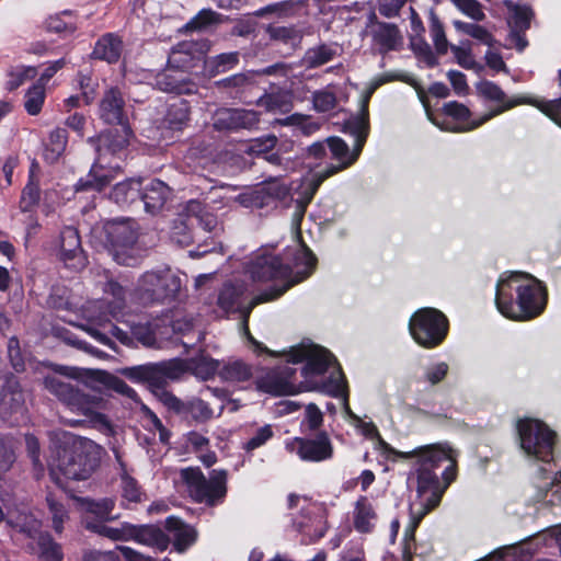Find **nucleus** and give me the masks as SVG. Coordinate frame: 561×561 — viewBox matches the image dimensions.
I'll return each mask as SVG.
<instances>
[{
	"label": "nucleus",
	"mask_w": 561,
	"mask_h": 561,
	"mask_svg": "<svg viewBox=\"0 0 561 561\" xmlns=\"http://www.w3.org/2000/svg\"><path fill=\"white\" fill-rule=\"evenodd\" d=\"M286 449L297 454L304 461L320 462L333 455V447L327 433H320L314 438L296 437L286 442Z\"/></svg>",
	"instance_id": "obj_20"
},
{
	"label": "nucleus",
	"mask_w": 561,
	"mask_h": 561,
	"mask_svg": "<svg viewBox=\"0 0 561 561\" xmlns=\"http://www.w3.org/2000/svg\"><path fill=\"white\" fill-rule=\"evenodd\" d=\"M204 57L198 45L193 42L178 44L169 56V65L186 73L201 65L204 66Z\"/></svg>",
	"instance_id": "obj_24"
},
{
	"label": "nucleus",
	"mask_w": 561,
	"mask_h": 561,
	"mask_svg": "<svg viewBox=\"0 0 561 561\" xmlns=\"http://www.w3.org/2000/svg\"><path fill=\"white\" fill-rule=\"evenodd\" d=\"M46 500L53 515V527L57 533H61L64 522L68 518L67 511L54 495L49 494Z\"/></svg>",
	"instance_id": "obj_55"
},
{
	"label": "nucleus",
	"mask_w": 561,
	"mask_h": 561,
	"mask_svg": "<svg viewBox=\"0 0 561 561\" xmlns=\"http://www.w3.org/2000/svg\"><path fill=\"white\" fill-rule=\"evenodd\" d=\"M46 27L49 32L55 33H72L76 28L73 18L67 11L49 16L46 21Z\"/></svg>",
	"instance_id": "obj_50"
},
{
	"label": "nucleus",
	"mask_w": 561,
	"mask_h": 561,
	"mask_svg": "<svg viewBox=\"0 0 561 561\" xmlns=\"http://www.w3.org/2000/svg\"><path fill=\"white\" fill-rule=\"evenodd\" d=\"M187 371V359L173 358L135 367L130 370V376L148 382L152 390H163L169 381L181 379Z\"/></svg>",
	"instance_id": "obj_16"
},
{
	"label": "nucleus",
	"mask_w": 561,
	"mask_h": 561,
	"mask_svg": "<svg viewBox=\"0 0 561 561\" xmlns=\"http://www.w3.org/2000/svg\"><path fill=\"white\" fill-rule=\"evenodd\" d=\"M188 411L191 415L199 422H206L214 415L209 404L199 398H194L188 402Z\"/></svg>",
	"instance_id": "obj_59"
},
{
	"label": "nucleus",
	"mask_w": 561,
	"mask_h": 561,
	"mask_svg": "<svg viewBox=\"0 0 561 561\" xmlns=\"http://www.w3.org/2000/svg\"><path fill=\"white\" fill-rule=\"evenodd\" d=\"M46 88L42 83H34L25 93L24 107L30 115H37L45 101Z\"/></svg>",
	"instance_id": "obj_48"
},
{
	"label": "nucleus",
	"mask_w": 561,
	"mask_h": 561,
	"mask_svg": "<svg viewBox=\"0 0 561 561\" xmlns=\"http://www.w3.org/2000/svg\"><path fill=\"white\" fill-rule=\"evenodd\" d=\"M104 294L106 296H112L113 300L110 301L106 299V301H101L100 308H103L106 304L107 312L113 319H118V314L122 312L124 306H125V290L124 288L114 280L106 282L104 286Z\"/></svg>",
	"instance_id": "obj_39"
},
{
	"label": "nucleus",
	"mask_w": 561,
	"mask_h": 561,
	"mask_svg": "<svg viewBox=\"0 0 561 561\" xmlns=\"http://www.w3.org/2000/svg\"><path fill=\"white\" fill-rule=\"evenodd\" d=\"M393 80H403L401 75L397 73H385L380 77L375 78L368 89L366 90L362 102H360V113L357 116L351 117L346 122V129L352 134L355 138V148L353 152H350L348 146L344 140L339 137H330L327 139L328 147L331 152L332 159L336 160V164H331L324 169L318 170L313 173L305 176L297 188V197L294 199L295 202V213H294V222L299 225L305 211L312 201L316 192L318 191L321 183L328 179L329 176L348 168L353 164L366 141L368 135V103L374 94V92L381 87L382 84L393 81Z\"/></svg>",
	"instance_id": "obj_4"
},
{
	"label": "nucleus",
	"mask_w": 561,
	"mask_h": 561,
	"mask_svg": "<svg viewBox=\"0 0 561 561\" xmlns=\"http://www.w3.org/2000/svg\"><path fill=\"white\" fill-rule=\"evenodd\" d=\"M187 218V213L184 211L178 219L174 220L171 239L181 247L190 245L194 241L193 229Z\"/></svg>",
	"instance_id": "obj_44"
},
{
	"label": "nucleus",
	"mask_w": 561,
	"mask_h": 561,
	"mask_svg": "<svg viewBox=\"0 0 561 561\" xmlns=\"http://www.w3.org/2000/svg\"><path fill=\"white\" fill-rule=\"evenodd\" d=\"M322 412L314 403H309L306 407L305 419L301 422V426L308 431H316L322 425Z\"/></svg>",
	"instance_id": "obj_60"
},
{
	"label": "nucleus",
	"mask_w": 561,
	"mask_h": 561,
	"mask_svg": "<svg viewBox=\"0 0 561 561\" xmlns=\"http://www.w3.org/2000/svg\"><path fill=\"white\" fill-rule=\"evenodd\" d=\"M288 193V185L279 178H274L239 194L236 202L247 208H265L275 206Z\"/></svg>",
	"instance_id": "obj_18"
},
{
	"label": "nucleus",
	"mask_w": 561,
	"mask_h": 561,
	"mask_svg": "<svg viewBox=\"0 0 561 561\" xmlns=\"http://www.w3.org/2000/svg\"><path fill=\"white\" fill-rule=\"evenodd\" d=\"M80 510L84 513L82 518L85 525V519L92 522L105 523L110 519L112 511L114 508V502L110 499H103L100 501H92L90 499H77Z\"/></svg>",
	"instance_id": "obj_29"
},
{
	"label": "nucleus",
	"mask_w": 561,
	"mask_h": 561,
	"mask_svg": "<svg viewBox=\"0 0 561 561\" xmlns=\"http://www.w3.org/2000/svg\"><path fill=\"white\" fill-rule=\"evenodd\" d=\"M336 105L335 94L329 90H320L313 93V106L318 112L332 111Z\"/></svg>",
	"instance_id": "obj_58"
},
{
	"label": "nucleus",
	"mask_w": 561,
	"mask_h": 561,
	"mask_svg": "<svg viewBox=\"0 0 561 561\" xmlns=\"http://www.w3.org/2000/svg\"><path fill=\"white\" fill-rule=\"evenodd\" d=\"M430 33L437 53L445 54L448 48V42L445 36L443 24L435 14H431L430 18Z\"/></svg>",
	"instance_id": "obj_52"
},
{
	"label": "nucleus",
	"mask_w": 561,
	"mask_h": 561,
	"mask_svg": "<svg viewBox=\"0 0 561 561\" xmlns=\"http://www.w3.org/2000/svg\"><path fill=\"white\" fill-rule=\"evenodd\" d=\"M165 528L170 533L173 547L178 552H184L197 539L196 530L174 516L167 518Z\"/></svg>",
	"instance_id": "obj_27"
},
{
	"label": "nucleus",
	"mask_w": 561,
	"mask_h": 561,
	"mask_svg": "<svg viewBox=\"0 0 561 561\" xmlns=\"http://www.w3.org/2000/svg\"><path fill=\"white\" fill-rule=\"evenodd\" d=\"M135 525L122 523L118 526H108L105 523L85 519V528L114 541H129L133 539Z\"/></svg>",
	"instance_id": "obj_30"
},
{
	"label": "nucleus",
	"mask_w": 561,
	"mask_h": 561,
	"mask_svg": "<svg viewBox=\"0 0 561 561\" xmlns=\"http://www.w3.org/2000/svg\"><path fill=\"white\" fill-rule=\"evenodd\" d=\"M146 78H152L150 83L163 92L192 94L196 91V85L190 79L188 75L173 66H170L169 64L162 71H159L156 75L150 72Z\"/></svg>",
	"instance_id": "obj_21"
},
{
	"label": "nucleus",
	"mask_w": 561,
	"mask_h": 561,
	"mask_svg": "<svg viewBox=\"0 0 561 561\" xmlns=\"http://www.w3.org/2000/svg\"><path fill=\"white\" fill-rule=\"evenodd\" d=\"M516 428L519 447L529 460L553 461L557 434L548 425L539 420L523 419Z\"/></svg>",
	"instance_id": "obj_9"
},
{
	"label": "nucleus",
	"mask_w": 561,
	"mask_h": 561,
	"mask_svg": "<svg viewBox=\"0 0 561 561\" xmlns=\"http://www.w3.org/2000/svg\"><path fill=\"white\" fill-rule=\"evenodd\" d=\"M181 476L191 497L197 503L215 505L226 496L227 472L225 470H213L207 479L199 469L186 468L182 470Z\"/></svg>",
	"instance_id": "obj_10"
},
{
	"label": "nucleus",
	"mask_w": 561,
	"mask_h": 561,
	"mask_svg": "<svg viewBox=\"0 0 561 561\" xmlns=\"http://www.w3.org/2000/svg\"><path fill=\"white\" fill-rule=\"evenodd\" d=\"M123 50L122 39L112 34L103 35L95 44L93 56L108 64L117 62Z\"/></svg>",
	"instance_id": "obj_32"
},
{
	"label": "nucleus",
	"mask_w": 561,
	"mask_h": 561,
	"mask_svg": "<svg viewBox=\"0 0 561 561\" xmlns=\"http://www.w3.org/2000/svg\"><path fill=\"white\" fill-rule=\"evenodd\" d=\"M122 497L129 504L139 503L142 500L144 492L137 480L128 471L119 473Z\"/></svg>",
	"instance_id": "obj_46"
},
{
	"label": "nucleus",
	"mask_w": 561,
	"mask_h": 561,
	"mask_svg": "<svg viewBox=\"0 0 561 561\" xmlns=\"http://www.w3.org/2000/svg\"><path fill=\"white\" fill-rule=\"evenodd\" d=\"M125 102L116 88L108 89L100 103V116L107 124H117L121 128H113L101 133L89 141L95 147L96 161L89 174L76 184V191H102L115 179L121 170L119 163H113L110 157L122 159L129 142L131 129L125 123Z\"/></svg>",
	"instance_id": "obj_5"
},
{
	"label": "nucleus",
	"mask_w": 561,
	"mask_h": 561,
	"mask_svg": "<svg viewBox=\"0 0 561 561\" xmlns=\"http://www.w3.org/2000/svg\"><path fill=\"white\" fill-rule=\"evenodd\" d=\"M190 107L186 101L171 103L164 116V124L173 130H181L188 122Z\"/></svg>",
	"instance_id": "obj_42"
},
{
	"label": "nucleus",
	"mask_w": 561,
	"mask_h": 561,
	"mask_svg": "<svg viewBox=\"0 0 561 561\" xmlns=\"http://www.w3.org/2000/svg\"><path fill=\"white\" fill-rule=\"evenodd\" d=\"M43 385L67 410L82 417L70 422L71 426L85 423L106 435L113 434V426L104 413L108 390L131 399L136 397L135 390L124 380L104 370H87L77 383L57 375H48L44 377Z\"/></svg>",
	"instance_id": "obj_3"
},
{
	"label": "nucleus",
	"mask_w": 561,
	"mask_h": 561,
	"mask_svg": "<svg viewBox=\"0 0 561 561\" xmlns=\"http://www.w3.org/2000/svg\"><path fill=\"white\" fill-rule=\"evenodd\" d=\"M254 72L237 73L218 82L224 88H244L253 82Z\"/></svg>",
	"instance_id": "obj_64"
},
{
	"label": "nucleus",
	"mask_w": 561,
	"mask_h": 561,
	"mask_svg": "<svg viewBox=\"0 0 561 561\" xmlns=\"http://www.w3.org/2000/svg\"><path fill=\"white\" fill-rule=\"evenodd\" d=\"M316 264L317 257L305 244L299 243L295 249H287L282 257L267 251L259 253L249 263L248 272L254 282H283L280 287L273 286L260 295L265 297L300 283L313 272Z\"/></svg>",
	"instance_id": "obj_6"
},
{
	"label": "nucleus",
	"mask_w": 561,
	"mask_h": 561,
	"mask_svg": "<svg viewBox=\"0 0 561 561\" xmlns=\"http://www.w3.org/2000/svg\"><path fill=\"white\" fill-rule=\"evenodd\" d=\"M39 199V190L34 183H28L22 192L21 208L23 211L30 210Z\"/></svg>",
	"instance_id": "obj_63"
},
{
	"label": "nucleus",
	"mask_w": 561,
	"mask_h": 561,
	"mask_svg": "<svg viewBox=\"0 0 561 561\" xmlns=\"http://www.w3.org/2000/svg\"><path fill=\"white\" fill-rule=\"evenodd\" d=\"M259 105L268 112L287 113L291 108V101L287 93H268L260 98Z\"/></svg>",
	"instance_id": "obj_45"
},
{
	"label": "nucleus",
	"mask_w": 561,
	"mask_h": 561,
	"mask_svg": "<svg viewBox=\"0 0 561 561\" xmlns=\"http://www.w3.org/2000/svg\"><path fill=\"white\" fill-rule=\"evenodd\" d=\"M411 11H412L411 27L414 33V35L412 36V39H411L412 48L414 49V51L417 55H420L422 58H424V60L426 61V64L430 67H433L436 64V59L431 50V47L421 37H419V35L422 32H424L422 21L415 14L413 9H411Z\"/></svg>",
	"instance_id": "obj_37"
},
{
	"label": "nucleus",
	"mask_w": 561,
	"mask_h": 561,
	"mask_svg": "<svg viewBox=\"0 0 561 561\" xmlns=\"http://www.w3.org/2000/svg\"><path fill=\"white\" fill-rule=\"evenodd\" d=\"M24 403V397L22 391L19 389V385L15 380H9L5 388L3 389L2 397L0 399V409L2 412H19L22 411Z\"/></svg>",
	"instance_id": "obj_43"
},
{
	"label": "nucleus",
	"mask_w": 561,
	"mask_h": 561,
	"mask_svg": "<svg viewBox=\"0 0 561 561\" xmlns=\"http://www.w3.org/2000/svg\"><path fill=\"white\" fill-rule=\"evenodd\" d=\"M354 529L359 534H371L378 523V513L367 496H359L352 512Z\"/></svg>",
	"instance_id": "obj_25"
},
{
	"label": "nucleus",
	"mask_w": 561,
	"mask_h": 561,
	"mask_svg": "<svg viewBox=\"0 0 561 561\" xmlns=\"http://www.w3.org/2000/svg\"><path fill=\"white\" fill-rule=\"evenodd\" d=\"M277 144V138L274 135H267L255 139L251 146V152L260 156L264 154V159L270 163L282 165L285 170H294V162L289 159L280 157L278 153H268Z\"/></svg>",
	"instance_id": "obj_31"
},
{
	"label": "nucleus",
	"mask_w": 561,
	"mask_h": 561,
	"mask_svg": "<svg viewBox=\"0 0 561 561\" xmlns=\"http://www.w3.org/2000/svg\"><path fill=\"white\" fill-rule=\"evenodd\" d=\"M181 286V278L169 267L146 272L138 280V289L150 300L174 299Z\"/></svg>",
	"instance_id": "obj_17"
},
{
	"label": "nucleus",
	"mask_w": 561,
	"mask_h": 561,
	"mask_svg": "<svg viewBox=\"0 0 561 561\" xmlns=\"http://www.w3.org/2000/svg\"><path fill=\"white\" fill-rule=\"evenodd\" d=\"M19 530L24 533L27 537L36 540L39 550V558L43 561H61L62 551L61 547L55 542L47 533L39 531V522L32 518L23 524H18Z\"/></svg>",
	"instance_id": "obj_23"
},
{
	"label": "nucleus",
	"mask_w": 561,
	"mask_h": 561,
	"mask_svg": "<svg viewBox=\"0 0 561 561\" xmlns=\"http://www.w3.org/2000/svg\"><path fill=\"white\" fill-rule=\"evenodd\" d=\"M220 14L210 9H203L190 22L186 23L185 28L188 31H199L207 26L218 23Z\"/></svg>",
	"instance_id": "obj_51"
},
{
	"label": "nucleus",
	"mask_w": 561,
	"mask_h": 561,
	"mask_svg": "<svg viewBox=\"0 0 561 561\" xmlns=\"http://www.w3.org/2000/svg\"><path fill=\"white\" fill-rule=\"evenodd\" d=\"M337 55V45L321 44L307 49L301 59V65L307 69H314L332 61Z\"/></svg>",
	"instance_id": "obj_33"
},
{
	"label": "nucleus",
	"mask_w": 561,
	"mask_h": 561,
	"mask_svg": "<svg viewBox=\"0 0 561 561\" xmlns=\"http://www.w3.org/2000/svg\"><path fill=\"white\" fill-rule=\"evenodd\" d=\"M67 445L57 448L48 461L51 479L57 485L65 489L67 480H87L98 468L102 447L92 439L65 435Z\"/></svg>",
	"instance_id": "obj_8"
},
{
	"label": "nucleus",
	"mask_w": 561,
	"mask_h": 561,
	"mask_svg": "<svg viewBox=\"0 0 561 561\" xmlns=\"http://www.w3.org/2000/svg\"><path fill=\"white\" fill-rule=\"evenodd\" d=\"M239 62L237 51L224 53L204 60V69L210 77L226 72L234 68Z\"/></svg>",
	"instance_id": "obj_40"
},
{
	"label": "nucleus",
	"mask_w": 561,
	"mask_h": 561,
	"mask_svg": "<svg viewBox=\"0 0 561 561\" xmlns=\"http://www.w3.org/2000/svg\"><path fill=\"white\" fill-rule=\"evenodd\" d=\"M533 11L526 5H515L511 16V24L516 32H524L530 25Z\"/></svg>",
	"instance_id": "obj_54"
},
{
	"label": "nucleus",
	"mask_w": 561,
	"mask_h": 561,
	"mask_svg": "<svg viewBox=\"0 0 561 561\" xmlns=\"http://www.w3.org/2000/svg\"><path fill=\"white\" fill-rule=\"evenodd\" d=\"M144 203L145 210L149 214H157L171 197L170 187L160 180H151L139 196Z\"/></svg>",
	"instance_id": "obj_26"
},
{
	"label": "nucleus",
	"mask_w": 561,
	"mask_h": 561,
	"mask_svg": "<svg viewBox=\"0 0 561 561\" xmlns=\"http://www.w3.org/2000/svg\"><path fill=\"white\" fill-rule=\"evenodd\" d=\"M448 373V365L446 363H436L427 366L424 370V380L431 385L440 382Z\"/></svg>",
	"instance_id": "obj_61"
},
{
	"label": "nucleus",
	"mask_w": 561,
	"mask_h": 561,
	"mask_svg": "<svg viewBox=\"0 0 561 561\" xmlns=\"http://www.w3.org/2000/svg\"><path fill=\"white\" fill-rule=\"evenodd\" d=\"M286 291V287L278 290L276 294L271 296H256L245 304V287L241 283H226L219 289L216 297V304L224 313L238 312L243 321L242 325L247 334L249 335L248 319L252 309L261 304L277 299Z\"/></svg>",
	"instance_id": "obj_14"
},
{
	"label": "nucleus",
	"mask_w": 561,
	"mask_h": 561,
	"mask_svg": "<svg viewBox=\"0 0 561 561\" xmlns=\"http://www.w3.org/2000/svg\"><path fill=\"white\" fill-rule=\"evenodd\" d=\"M355 427L367 438L376 439V448L387 458L391 456L414 459L408 483L415 485L417 501L411 504L413 516H417L414 527L432 510L438 506L448 485L456 478L458 451L447 443L431 444L411 451H398L379 435L373 422L360 420Z\"/></svg>",
	"instance_id": "obj_1"
},
{
	"label": "nucleus",
	"mask_w": 561,
	"mask_h": 561,
	"mask_svg": "<svg viewBox=\"0 0 561 561\" xmlns=\"http://www.w3.org/2000/svg\"><path fill=\"white\" fill-rule=\"evenodd\" d=\"M59 259L68 268L79 271L85 265L79 233L73 227H65L59 236Z\"/></svg>",
	"instance_id": "obj_22"
},
{
	"label": "nucleus",
	"mask_w": 561,
	"mask_h": 561,
	"mask_svg": "<svg viewBox=\"0 0 561 561\" xmlns=\"http://www.w3.org/2000/svg\"><path fill=\"white\" fill-rule=\"evenodd\" d=\"M110 252L121 265H135L138 261L135 243L138 238L134 220H113L105 226Z\"/></svg>",
	"instance_id": "obj_13"
},
{
	"label": "nucleus",
	"mask_w": 561,
	"mask_h": 561,
	"mask_svg": "<svg viewBox=\"0 0 561 561\" xmlns=\"http://www.w3.org/2000/svg\"><path fill=\"white\" fill-rule=\"evenodd\" d=\"M233 108H220L214 115V128L219 131H236Z\"/></svg>",
	"instance_id": "obj_56"
},
{
	"label": "nucleus",
	"mask_w": 561,
	"mask_h": 561,
	"mask_svg": "<svg viewBox=\"0 0 561 561\" xmlns=\"http://www.w3.org/2000/svg\"><path fill=\"white\" fill-rule=\"evenodd\" d=\"M141 190L142 187L139 179H128L117 183L110 197L117 205L126 206L139 198Z\"/></svg>",
	"instance_id": "obj_34"
},
{
	"label": "nucleus",
	"mask_w": 561,
	"mask_h": 561,
	"mask_svg": "<svg viewBox=\"0 0 561 561\" xmlns=\"http://www.w3.org/2000/svg\"><path fill=\"white\" fill-rule=\"evenodd\" d=\"M463 14L474 21H483L485 14L477 0H450Z\"/></svg>",
	"instance_id": "obj_57"
},
{
	"label": "nucleus",
	"mask_w": 561,
	"mask_h": 561,
	"mask_svg": "<svg viewBox=\"0 0 561 561\" xmlns=\"http://www.w3.org/2000/svg\"><path fill=\"white\" fill-rule=\"evenodd\" d=\"M273 436V430L270 425L260 427L255 434L243 445L244 449L252 451L264 445Z\"/></svg>",
	"instance_id": "obj_62"
},
{
	"label": "nucleus",
	"mask_w": 561,
	"mask_h": 561,
	"mask_svg": "<svg viewBox=\"0 0 561 561\" xmlns=\"http://www.w3.org/2000/svg\"><path fill=\"white\" fill-rule=\"evenodd\" d=\"M288 507L290 510L295 507L300 510L299 516L293 519V525L306 537L302 539L305 543L313 542L324 536L327 528L321 506L308 501L306 497L289 494Z\"/></svg>",
	"instance_id": "obj_15"
},
{
	"label": "nucleus",
	"mask_w": 561,
	"mask_h": 561,
	"mask_svg": "<svg viewBox=\"0 0 561 561\" xmlns=\"http://www.w3.org/2000/svg\"><path fill=\"white\" fill-rule=\"evenodd\" d=\"M131 540L156 550L164 551L169 547L171 539L162 529L152 525H142L134 527Z\"/></svg>",
	"instance_id": "obj_28"
},
{
	"label": "nucleus",
	"mask_w": 561,
	"mask_h": 561,
	"mask_svg": "<svg viewBox=\"0 0 561 561\" xmlns=\"http://www.w3.org/2000/svg\"><path fill=\"white\" fill-rule=\"evenodd\" d=\"M236 131L239 129H252L260 121L259 113L253 110L233 108Z\"/></svg>",
	"instance_id": "obj_53"
},
{
	"label": "nucleus",
	"mask_w": 561,
	"mask_h": 561,
	"mask_svg": "<svg viewBox=\"0 0 561 561\" xmlns=\"http://www.w3.org/2000/svg\"><path fill=\"white\" fill-rule=\"evenodd\" d=\"M261 388L273 394H293L316 390L344 399V410L355 426L362 419L350 408L346 381L334 356L314 344H300L288 353L287 364L267 375Z\"/></svg>",
	"instance_id": "obj_2"
},
{
	"label": "nucleus",
	"mask_w": 561,
	"mask_h": 561,
	"mask_svg": "<svg viewBox=\"0 0 561 561\" xmlns=\"http://www.w3.org/2000/svg\"><path fill=\"white\" fill-rule=\"evenodd\" d=\"M187 369L202 380H208L216 374L219 375L220 362L208 355L199 354L187 359Z\"/></svg>",
	"instance_id": "obj_35"
},
{
	"label": "nucleus",
	"mask_w": 561,
	"mask_h": 561,
	"mask_svg": "<svg viewBox=\"0 0 561 561\" xmlns=\"http://www.w3.org/2000/svg\"><path fill=\"white\" fill-rule=\"evenodd\" d=\"M219 376L225 381L240 382L252 377V368L242 360H228L220 363Z\"/></svg>",
	"instance_id": "obj_38"
},
{
	"label": "nucleus",
	"mask_w": 561,
	"mask_h": 561,
	"mask_svg": "<svg viewBox=\"0 0 561 561\" xmlns=\"http://www.w3.org/2000/svg\"><path fill=\"white\" fill-rule=\"evenodd\" d=\"M409 329L419 345L433 348L445 340L448 332V320L437 309L422 308L411 317Z\"/></svg>",
	"instance_id": "obj_11"
},
{
	"label": "nucleus",
	"mask_w": 561,
	"mask_h": 561,
	"mask_svg": "<svg viewBox=\"0 0 561 561\" xmlns=\"http://www.w3.org/2000/svg\"><path fill=\"white\" fill-rule=\"evenodd\" d=\"M454 26L457 31H460L479 42H481L484 45L492 46L493 45V37L491 33L483 26L474 24V23H467L462 21H454Z\"/></svg>",
	"instance_id": "obj_49"
},
{
	"label": "nucleus",
	"mask_w": 561,
	"mask_h": 561,
	"mask_svg": "<svg viewBox=\"0 0 561 561\" xmlns=\"http://www.w3.org/2000/svg\"><path fill=\"white\" fill-rule=\"evenodd\" d=\"M94 321L104 331L91 327L88 329V332L100 343L111 347L112 342L107 333H111L112 336H114L124 345H131L133 337L137 339L146 346H151L156 342L154 331L149 322H131L129 324L128 332L112 323L107 316H98Z\"/></svg>",
	"instance_id": "obj_12"
},
{
	"label": "nucleus",
	"mask_w": 561,
	"mask_h": 561,
	"mask_svg": "<svg viewBox=\"0 0 561 561\" xmlns=\"http://www.w3.org/2000/svg\"><path fill=\"white\" fill-rule=\"evenodd\" d=\"M373 37L381 53L397 49L401 42L397 26L387 23L378 24L377 28L374 31Z\"/></svg>",
	"instance_id": "obj_36"
},
{
	"label": "nucleus",
	"mask_w": 561,
	"mask_h": 561,
	"mask_svg": "<svg viewBox=\"0 0 561 561\" xmlns=\"http://www.w3.org/2000/svg\"><path fill=\"white\" fill-rule=\"evenodd\" d=\"M37 75V69L32 66L18 65L11 67L8 71V81L5 83L9 91H13L22 85L27 80L34 79Z\"/></svg>",
	"instance_id": "obj_47"
},
{
	"label": "nucleus",
	"mask_w": 561,
	"mask_h": 561,
	"mask_svg": "<svg viewBox=\"0 0 561 561\" xmlns=\"http://www.w3.org/2000/svg\"><path fill=\"white\" fill-rule=\"evenodd\" d=\"M495 304L506 318L526 321L538 317L547 305V290L542 283L527 273L503 274L496 285Z\"/></svg>",
	"instance_id": "obj_7"
},
{
	"label": "nucleus",
	"mask_w": 561,
	"mask_h": 561,
	"mask_svg": "<svg viewBox=\"0 0 561 561\" xmlns=\"http://www.w3.org/2000/svg\"><path fill=\"white\" fill-rule=\"evenodd\" d=\"M184 211L187 213V218L190 220V225L201 228L203 231L211 234V247H209L207 240L204 244H198L197 249L191 251L190 254L192 257H199L204 254L211 252L216 249V242L214 238L218 236L221 230L217 217L205 210V206L203 203L196 199H191L185 205Z\"/></svg>",
	"instance_id": "obj_19"
},
{
	"label": "nucleus",
	"mask_w": 561,
	"mask_h": 561,
	"mask_svg": "<svg viewBox=\"0 0 561 561\" xmlns=\"http://www.w3.org/2000/svg\"><path fill=\"white\" fill-rule=\"evenodd\" d=\"M68 141L67 130L60 127L54 129L45 145L44 158L47 162L54 163L64 153Z\"/></svg>",
	"instance_id": "obj_41"
}]
</instances>
